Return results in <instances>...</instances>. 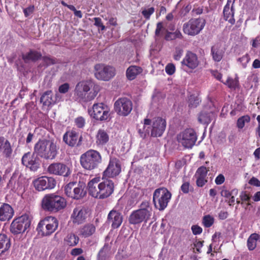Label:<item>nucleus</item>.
Returning a JSON list of instances; mask_svg holds the SVG:
<instances>
[{
    "label": "nucleus",
    "mask_w": 260,
    "mask_h": 260,
    "mask_svg": "<svg viewBox=\"0 0 260 260\" xmlns=\"http://www.w3.org/2000/svg\"><path fill=\"white\" fill-rule=\"evenodd\" d=\"M260 44V38L259 37H256L252 40V46L254 48H257Z\"/></svg>",
    "instance_id": "nucleus-59"
},
{
    "label": "nucleus",
    "mask_w": 260,
    "mask_h": 260,
    "mask_svg": "<svg viewBox=\"0 0 260 260\" xmlns=\"http://www.w3.org/2000/svg\"><path fill=\"white\" fill-rule=\"evenodd\" d=\"M110 108L106 104L100 103L94 104L92 109L89 110L91 117L97 120L105 121L110 117Z\"/></svg>",
    "instance_id": "nucleus-13"
},
{
    "label": "nucleus",
    "mask_w": 260,
    "mask_h": 260,
    "mask_svg": "<svg viewBox=\"0 0 260 260\" xmlns=\"http://www.w3.org/2000/svg\"><path fill=\"white\" fill-rule=\"evenodd\" d=\"M253 199L255 202L260 201V191H257L254 194Z\"/></svg>",
    "instance_id": "nucleus-64"
},
{
    "label": "nucleus",
    "mask_w": 260,
    "mask_h": 260,
    "mask_svg": "<svg viewBox=\"0 0 260 260\" xmlns=\"http://www.w3.org/2000/svg\"><path fill=\"white\" fill-rule=\"evenodd\" d=\"M109 140V135L105 130L102 129L98 130L95 136V143L98 146L105 145Z\"/></svg>",
    "instance_id": "nucleus-27"
},
{
    "label": "nucleus",
    "mask_w": 260,
    "mask_h": 260,
    "mask_svg": "<svg viewBox=\"0 0 260 260\" xmlns=\"http://www.w3.org/2000/svg\"><path fill=\"white\" fill-rule=\"evenodd\" d=\"M63 140L70 146L78 145L80 141L78 134L73 131L67 132L64 135Z\"/></svg>",
    "instance_id": "nucleus-25"
},
{
    "label": "nucleus",
    "mask_w": 260,
    "mask_h": 260,
    "mask_svg": "<svg viewBox=\"0 0 260 260\" xmlns=\"http://www.w3.org/2000/svg\"><path fill=\"white\" fill-rule=\"evenodd\" d=\"M165 71L168 75H172L175 73V67L172 63H169L166 66Z\"/></svg>",
    "instance_id": "nucleus-49"
},
{
    "label": "nucleus",
    "mask_w": 260,
    "mask_h": 260,
    "mask_svg": "<svg viewBox=\"0 0 260 260\" xmlns=\"http://www.w3.org/2000/svg\"><path fill=\"white\" fill-rule=\"evenodd\" d=\"M183 52V50L182 49L179 47H176L173 55L174 59L176 60H180L182 56Z\"/></svg>",
    "instance_id": "nucleus-48"
},
{
    "label": "nucleus",
    "mask_w": 260,
    "mask_h": 260,
    "mask_svg": "<svg viewBox=\"0 0 260 260\" xmlns=\"http://www.w3.org/2000/svg\"><path fill=\"white\" fill-rule=\"evenodd\" d=\"M80 161L84 169L92 170L101 162L102 156L98 151L90 149L81 155Z\"/></svg>",
    "instance_id": "nucleus-7"
},
{
    "label": "nucleus",
    "mask_w": 260,
    "mask_h": 260,
    "mask_svg": "<svg viewBox=\"0 0 260 260\" xmlns=\"http://www.w3.org/2000/svg\"><path fill=\"white\" fill-rule=\"evenodd\" d=\"M220 193L221 196L224 197L225 198H229V197L232 196V194H235V196H237L238 194V190L235 189L232 190L231 192H230L227 189H223L221 191Z\"/></svg>",
    "instance_id": "nucleus-44"
},
{
    "label": "nucleus",
    "mask_w": 260,
    "mask_h": 260,
    "mask_svg": "<svg viewBox=\"0 0 260 260\" xmlns=\"http://www.w3.org/2000/svg\"><path fill=\"white\" fill-rule=\"evenodd\" d=\"M111 244H105L100 250L98 258V260H106L114 252L111 250Z\"/></svg>",
    "instance_id": "nucleus-29"
},
{
    "label": "nucleus",
    "mask_w": 260,
    "mask_h": 260,
    "mask_svg": "<svg viewBox=\"0 0 260 260\" xmlns=\"http://www.w3.org/2000/svg\"><path fill=\"white\" fill-rule=\"evenodd\" d=\"M205 23V20L202 18L191 19L183 24V31L186 35L194 36L204 28Z\"/></svg>",
    "instance_id": "nucleus-11"
},
{
    "label": "nucleus",
    "mask_w": 260,
    "mask_h": 260,
    "mask_svg": "<svg viewBox=\"0 0 260 260\" xmlns=\"http://www.w3.org/2000/svg\"><path fill=\"white\" fill-rule=\"evenodd\" d=\"M252 67L254 69L260 68V60L258 59H255L252 63Z\"/></svg>",
    "instance_id": "nucleus-63"
},
{
    "label": "nucleus",
    "mask_w": 260,
    "mask_h": 260,
    "mask_svg": "<svg viewBox=\"0 0 260 260\" xmlns=\"http://www.w3.org/2000/svg\"><path fill=\"white\" fill-rule=\"evenodd\" d=\"M260 241V235L257 234H251L247 240V247L249 250H254L256 246L257 241Z\"/></svg>",
    "instance_id": "nucleus-36"
},
{
    "label": "nucleus",
    "mask_w": 260,
    "mask_h": 260,
    "mask_svg": "<svg viewBox=\"0 0 260 260\" xmlns=\"http://www.w3.org/2000/svg\"><path fill=\"white\" fill-rule=\"evenodd\" d=\"M41 56L40 53L35 51H30L28 53L23 55V59L25 62L30 60L35 61L39 59Z\"/></svg>",
    "instance_id": "nucleus-38"
},
{
    "label": "nucleus",
    "mask_w": 260,
    "mask_h": 260,
    "mask_svg": "<svg viewBox=\"0 0 260 260\" xmlns=\"http://www.w3.org/2000/svg\"><path fill=\"white\" fill-rule=\"evenodd\" d=\"M224 177L223 175L220 174L216 177L215 180V183L217 185L222 184L224 181Z\"/></svg>",
    "instance_id": "nucleus-56"
},
{
    "label": "nucleus",
    "mask_w": 260,
    "mask_h": 260,
    "mask_svg": "<svg viewBox=\"0 0 260 260\" xmlns=\"http://www.w3.org/2000/svg\"><path fill=\"white\" fill-rule=\"evenodd\" d=\"M121 172V165L119 161L113 158L110 160L107 169L104 171L103 178H113L117 176Z\"/></svg>",
    "instance_id": "nucleus-17"
},
{
    "label": "nucleus",
    "mask_w": 260,
    "mask_h": 260,
    "mask_svg": "<svg viewBox=\"0 0 260 260\" xmlns=\"http://www.w3.org/2000/svg\"><path fill=\"white\" fill-rule=\"evenodd\" d=\"M228 213L227 212L221 211L219 214V217L221 219H224L228 217Z\"/></svg>",
    "instance_id": "nucleus-62"
},
{
    "label": "nucleus",
    "mask_w": 260,
    "mask_h": 260,
    "mask_svg": "<svg viewBox=\"0 0 260 260\" xmlns=\"http://www.w3.org/2000/svg\"><path fill=\"white\" fill-rule=\"evenodd\" d=\"M85 123V119L82 117H79L75 119L76 125L79 128L83 127Z\"/></svg>",
    "instance_id": "nucleus-51"
},
{
    "label": "nucleus",
    "mask_w": 260,
    "mask_h": 260,
    "mask_svg": "<svg viewBox=\"0 0 260 260\" xmlns=\"http://www.w3.org/2000/svg\"><path fill=\"white\" fill-rule=\"evenodd\" d=\"M79 237L73 233L68 234L64 238V243L69 246H75L79 242Z\"/></svg>",
    "instance_id": "nucleus-35"
},
{
    "label": "nucleus",
    "mask_w": 260,
    "mask_h": 260,
    "mask_svg": "<svg viewBox=\"0 0 260 260\" xmlns=\"http://www.w3.org/2000/svg\"><path fill=\"white\" fill-rule=\"evenodd\" d=\"M171 196L170 192L165 188L156 189L153 196V202L155 207L159 210H164L167 207Z\"/></svg>",
    "instance_id": "nucleus-8"
},
{
    "label": "nucleus",
    "mask_w": 260,
    "mask_h": 260,
    "mask_svg": "<svg viewBox=\"0 0 260 260\" xmlns=\"http://www.w3.org/2000/svg\"><path fill=\"white\" fill-rule=\"evenodd\" d=\"M69 89V85L68 83H64L61 85L58 88V91L59 93H67Z\"/></svg>",
    "instance_id": "nucleus-53"
},
{
    "label": "nucleus",
    "mask_w": 260,
    "mask_h": 260,
    "mask_svg": "<svg viewBox=\"0 0 260 260\" xmlns=\"http://www.w3.org/2000/svg\"><path fill=\"white\" fill-rule=\"evenodd\" d=\"M10 238L5 234H0V252L4 253L11 247Z\"/></svg>",
    "instance_id": "nucleus-31"
},
{
    "label": "nucleus",
    "mask_w": 260,
    "mask_h": 260,
    "mask_svg": "<svg viewBox=\"0 0 260 260\" xmlns=\"http://www.w3.org/2000/svg\"><path fill=\"white\" fill-rule=\"evenodd\" d=\"M179 144L185 148H191L195 144L197 136L193 129H186L179 133L177 137Z\"/></svg>",
    "instance_id": "nucleus-12"
},
{
    "label": "nucleus",
    "mask_w": 260,
    "mask_h": 260,
    "mask_svg": "<svg viewBox=\"0 0 260 260\" xmlns=\"http://www.w3.org/2000/svg\"><path fill=\"white\" fill-rule=\"evenodd\" d=\"M75 187V182H70L67 184L64 187V192L69 197L72 198L73 195L71 194L74 193V189Z\"/></svg>",
    "instance_id": "nucleus-41"
},
{
    "label": "nucleus",
    "mask_w": 260,
    "mask_h": 260,
    "mask_svg": "<svg viewBox=\"0 0 260 260\" xmlns=\"http://www.w3.org/2000/svg\"><path fill=\"white\" fill-rule=\"evenodd\" d=\"M212 115L213 113L202 112L199 116L198 120L201 123L208 124L211 121V118Z\"/></svg>",
    "instance_id": "nucleus-39"
},
{
    "label": "nucleus",
    "mask_w": 260,
    "mask_h": 260,
    "mask_svg": "<svg viewBox=\"0 0 260 260\" xmlns=\"http://www.w3.org/2000/svg\"><path fill=\"white\" fill-rule=\"evenodd\" d=\"M30 220L27 215H23L14 219L10 226L11 232L14 234L24 232L30 226Z\"/></svg>",
    "instance_id": "nucleus-14"
},
{
    "label": "nucleus",
    "mask_w": 260,
    "mask_h": 260,
    "mask_svg": "<svg viewBox=\"0 0 260 260\" xmlns=\"http://www.w3.org/2000/svg\"><path fill=\"white\" fill-rule=\"evenodd\" d=\"M58 226L57 219L52 216H48L41 220L37 230L43 236H48L54 233Z\"/></svg>",
    "instance_id": "nucleus-10"
},
{
    "label": "nucleus",
    "mask_w": 260,
    "mask_h": 260,
    "mask_svg": "<svg viewBox=\"0 0 260 260\" xmlns=\"http://www.w3.org/2000/svg\"><path fill=\"white\" fill-rule=\"evenodd\" d=\"M250 60L249 56L248 54H245L242 57L239 58L238 61L240 62L243 68H245L247 66V63Z\"/></svg>",
    "instance_id": "nucleus-46"
},
{
    "label": "nucleus",
    "mask_w": 260,
    "mask_h": 260,
    "mask_svg": "<svg viewBox=\"0 0 260 260\" xmlns=\"http://www.w3.org/2000/svg\"><path fill=\"white\" fill-rule=\"evenodd\" d=\"M199 63L197 55L190 51L186 53L182 61V64L191 69L196 68L199 65Z\"/></svg>",
    "instance_id": "nucleus-22"
},
{
    "label": "nucleus",
    "mask_w": 260,
    "mask_h": 260,
    "mask_svg": "<svg viewBox=\"0 0 260 260\" xmlns=\"http://www.w3.org/2000/svg\"><path fill=\"white\" fill-rule=\"evenodd\" d=\"M0 152L8 157L12 153V148L10 142L4 137H0Z\"/></svg>",
    "instance_id": "nucleus-30"
},
{
    "label": "nucleus",
    "mask_w": 260,
    "mask_h": 260,
    "mask_svg": "<svg viewBox=\"0 0 260 260\" xmlns=\"http://www.w3.org/2000/svg\"><path fill=\"white\" fill-rule=\"evenodd\" d=\"M94 21V25L96 27H100L102 30L105 29V26L103 25L102 20L99 17H95L93 18Z\"/></svg>",
    "instance_id": "nucleus-50"
},
{
    "label": "nucleus",
    "mask_w": 260,
    "mask_h": 260,
    "mask_svg": "<svg viewBox=\"0 0 260 260\" xmlns=\"http://www.w3.org/2000/svg\"><path fill=\"white\" fill-rule=\"evenodd\" d=\"M249 184L255 186H260V181L256 178L252 177L249 182Z\"/></svg>",
    "instance_id": "nucleus-58"
},
{
    "label": "nucleus",
    "mask_w": 260,
    "mask_h": 260,
    "mask_svg": "<svg viewBox=\"0 0 260 260\" xmlns=\"http://www.w3.org/2000/svg\"><path fill=\"white\" fill-rule=\"evenodd\" d=\"M208 171L209 170L204 166L198 169L194 175L197 179L196 183L198 186L202 187L207 182L206 177Z\"/></svg>",
    "instance_id": "nucleus-23"
},
{
    "label": "nucleus",
    "mask_w": 260,
    "mask_h": 260,
    "mask_svg": "<svg viewBox=\"0 0 260 260\" xmlns=\"http://www.w3.org/2000/svg\"><path fill=\"white\" fill-rule=\"evenodd\" d=\"M115 111L121 116L128 115L133 109L132 101L126 98H121L114 103Z\"/></svg>",
    "instance_id": "nucleus-15"
},
{
    "label": "nucleus",
    "mask_w": 260,
    "mask_h": 260,
    "mask_svg": "<svg viewBox=\"0 0 260 260\" xmlns=\"http://www.w3.org/2000/svg\"><path fill=\"white\" fill-rule=\"evenodd\" d=\"M82 249L80 248H76L73 249L71 251V254L73 256H78L83 253Z\"/></svg>",
    "instance_id": "nucleus-55"
},
{
    "label": "nucleus",
    "mask_w": 260,
    "mask_h": 260,
    "mask_svg": "<svg viewBox=\"0 0 260 260\" xmlns=\"http://www.w3.org/2000/svg\"><path fill=\"white\" fill-rule=\"evenodd\" d=\"M95 232V227L92 224H87L83 226L80 230V235L86 238L93 235Z\"/></svg>",
    "instance_id": "nucleus-34"
},
{
    "label": "nucleus",
    "mask_w": 260,
    "mask_h": 260,
    "mask_svg": "<svg viewBox=\"0 0 260 260\" xmlns=\"http://www.w3.org/2000/svg\"><path fill=\"white\" fill-rule=\"evenodd\" d=\"M48 171L50 174L64 177L71 174L70 169L66 165L60 162L51 164L48 168Z\"/></svg>",
    "instance_id": "nucleus-19"
},
{
    "label": "nucleus",
    "mask_w": 260,
    "mask_h": 260,
    "mask_svg": "<svg viewBox=\"0 0 260 260\" xmlns=\"http://www.w3.org/2000/svg\"><path fill=\"white\" fill-rule=\"evenodd\" d=\"M100 86L91 80H83L76 85L74 95L76 98L82 102L93 100L100 91Z\"/></svg>",
    "instance_id": "nucleus-2"
},
{
    "label": "nucleus",
    "mask_w": 260,
    "mask_h": 260,
    "mask_svg": "<svg viewBox=\"0 0 260 260\" xmlns=\"http://www.w3.org/2000/svg\"><path fill=\"white\" fill-rule=\"evenodd\" d=\"M250 120V118L248 115H244L240 117L237 123V127L239 128H242L245 126L246 123H248Z\"/></svg>",
    "instance_id": "nucleus-40"
},
{
    "label": "nucleus",
    "mask_w": 260,
    "mask_h": 260,
    "mask_svg": "<svg viewBox=\"0 0 260 260\" xmlns=\"http://www.w3.org/2000/svg\"><path fill=\"white\" fill-rule=\"evenodd\" d=\"M232 0H228V3L223 9V16L224 18L226 21H229L231 24L235 23V19L234 18V12L233 5L230 6V3Z\"/></svg>",
    "instance_id": "nucleus-28"
},
{
    "label": "nucleus",
    "mask_w": 260,
    "mask_h": 260,
    "mask_svg": "<svg viewBox=\"0 0 260 260\" xmlns=\"http://www.w3.org/2000/svg\"><path fill=\"white\" fill-rule=\"evenodd\" d=\"M33 183L37 190L42 191L54 188L56 185V181L52 177L42 176L35 180Z\"/></svg>",
    "instance_id": "nucleus-16"
},
{
    "label": "nucleus",
    "mask_w": 260,
    "mask_h": 260,
    "mask_svg": "<svg viewBox=\"0 0 260 260\" xmlns=\"http://www.w3.org/2000/svg\"><path fill=\"white\" fill-rule=\"evenodd\" d=\"M155 9L153 7H151L148 9H144L142 11V14L144 17L147 20L150 19V16L154 12Z\"/></svg>",
    "instance_id": "nucleus-45"
},
{
    "label": "nucleus",
    "mask_w": 260,
    "mask_h": 260,
    "mask_svg": "<svg viewBox=\"0 0 260 260\" xmlns=\"http://www.w3.org/2000/svg\"><path fill=\"white\" fill-rule=\"evenodd\" d=\"M87 215V212L85 209L82 207H77L73 210L71 219L73 223L79 224L85 220Z\"/></svg>",
    "instance_id": "nucleus-20"
},
{
    "label": "nucleus",
    "mask_w": 260,
    "mask_h": 260,
    "mask_svg": "<svg viewBox=\"0 0 260 260\" xmlns=\"http://www.w3.org/2000/svg\"><path fill=\"white\" fill-rule=\"evenodd\" d=\"M225 49L221 44H215L211 48V54L215 61H220L224 55Z\"/></svg>",
    "instance_id": "nucleus-26"
},
{
    "label": "nucleus",
    "mask_w": 260,
    "mask_h": 260,
    "mask_svg": "<svg viewBox=\"0 0 260 260\" xmlns=\"http://www.w3.org/2000/svg\"><path fill=\"white\" fill-rule=\"evenodd\" d=\"M55 100H53V94L51 90L45 92L41 97L40 102L43 105L49 106L55 104Z\"/></svg>",
    "instance_id": "nucleus-32"
},
{
    "label": "nucleus",
    "mask_w": 260,
    "mask_h": 260,
    "mask_svg": "<svg viewBox=\"0 0 260 260\" xmlns=\"http://www.w3.org/2000/svg\"><path fill=\"white\" fill-rule=\"evenodd\" d=\"M13 208L8 204H0V221H5L11 219L13 216Z\"/></svg>",
    "instance_id": "nucleus-24"
},
{
    "label": "nucleus",
    "mask_w": 260,
    "mask_h": 260,
    "mask_svg": "<svg viewBox=\"0 0 260 260\" xmlns=\"http://www.w3.org/2000/svg\"><path fill=\"white\" fill-rule=\"evenodd\" d=\"M35 154L34 152L32 154L28 152L25 154L22 158V164L33 171H37L40 166L39 158Z\"/></svg>",
    "instance_id": "nucleus-18"
},
{
    "label": "nucleus",
    "mask_w": 260,
    "mask_h": 260,
    "mask_svg": "<svg viewBox=\"0 0 260 260\" xmlns=\"http://www.w3.org/2000/svg\"><path fill=\"white\" fill-rule=\"evenodd\" d=\"M191 230L193 234L195 235L201 234L203 231L202 228L198 225H192L191 226Z\"/></svg>",
    "instance_id": "nucleus-54"
},
{
    "label": "nucleus",
    "mask_w": 260,
    "mask_h": 260,
    "mask_svg": "<svg viewBox=\"0 0 260 260\" xmlns=\"http://www.w3.org/2000/svg\"><path fill=\"white\" fill-rule=\"evenodd\" d=\"M142 71V69L139 67L136 66H130L126 70V77L129 80H133Z\"/></svg>",
    "instance_id": "nucleus-33"
},
{
    "label": "nucleus",
    "mask_w": 260,
    "mask_h": 260,
    "mask_svg": "<svg viewBox=\"0 0 260 260\" xmlns=\"http://www.w3.org/2000/svg\"><path fill=\"white\" fill-rule=\"evenodd\" d=\"M152 214V208L148 201H143L140 205V208L131 214L128 221L132 224H138L142 222H147Z\"/></svg>",
    "instance_id": "nucleus-4"
},
{
    "label": "nucleus",
    "mask_w": 260,
    "mask_h": 260,
    "mask_svg": "<svg viewBox=\"0 0 260 260\" xmlns=\"http://www.w3.org/2000/svg\"><path fill=\"white\" fill-rule=\"evenodd\" d=\"M107 220L108 222L111 224L112 228L117 229L121 224L123 217L119 212L112 210L108 214Z\"/></svg>",
    "instance_id": "nucleus-21"
},
{
    "label": "nucleus",
    "mask_w": 260,
    "mask_h": 260,
    "mask_svg": "<svg viewBox=\"0 0 260 260\" xmlns=\"http://www.w3.org/2000/svg\"><path fill=\"white\" fill-rule=\"evenodd\" d=\"M66 205L63 198L53 193L45 196L42 200V208L50 212H57L63 209Z\"/></svg>",
    "instance_id": "nucleus-6"
},
{
    "label": "nucleus",
    "mask_w": 260,
    "mask_h": 260,
    "mask_svg": "<svg viewBox=\"0 0 260 260\" xmlns=\"http://www.w3.org/2000/svg\"><path fill=\"white\" fill-rule=\"evenodd\" d=\"M189 183L187 182H184L181 186V190L185 193L189 192Z\"/></svg>",
    "instance_id": "nucleus-57"
},
{
    "label": "nucleus",
    "mask_w": 260,
    "mask_h": 260,
    "mask_svg": "<svg viewBox=\"0 0 260 260\" xmlns=\"http://www.w3.org/2000/svg\"><path fill=\"white\" fill-rule=\"evenodd\" d=\"M34 153L46 160L54 159L59 149L56 143L52 140L40 139L34 145Z\"/></svg>",
    "instance_id": "nucleus-3"
},
{
    "label": "nucleus",
    "mask_w": 260,
    "mask_h": 260,
    "mask_svg": "<svg viewBox=\"0 0 260 260\" xmlns=\"http://www.w3.org/2000/svg\"><path fill=\"white\" fill-rule=\"evenodd\" d=\"M165 30V27L163 23L161 22H158L156 25V28L155 29V36L158 37L162 35V31Z\"/></svg>",
    "instance_id": "nucleus-47"
},
{
    "label": "nucleus",
    "mask_w": 260,
    "mask_h": 260,
    "mask_svg": "<svg viewBox=\"0 0 260 260\" xmlns=\"http://www.w3.org/2000/svg\"><path fill=\"white\" fill-rule=\"evenodd\" d=\"M214 221V218L210 215H207L203 217V224L206 228H209L212 225Z\"/></svg>",
    "instance_id": "nucleus-42"
},
{
    "label": "nucleus",
    "mask_w": 260,
    "mask_h": 260,
    "mask_svg": "<svg viewBox=\"0 0 260 260\" xmlns=\"http://www.w3.org/2000/svg\"><path fill=\"white\" fill-rule=\"evenodd\" d=\"M240 198L241 200L244 201H249L250 199V197L245 192H242L240 194Z\"/></svg>",
    "instance_id": "nucleus-60"
},
{
    "label": "nucleus",
    "mask_w": 260,
    "mask_h": 260,
    "mask_svg": "<svg viewBox=\"0 0 260 260\" xmlns=\"http://www.w3.org/2000/svg\"><path fill=\"white\" fill-rule=\"evenodd\" d=\"M35 10V7L34 6H29L26 8H25L23 9V13L24 14V15L26 17L29 16L30 14H31Z\"/></svg>",
    "instance_id": "nucleus-52"
},
{
    "label": "nucleus",
    "mask_w": 260,
    "mask_h": 260,
    "mask_svg": "<svg viewBox=\"0 0 260 260\" xmlns=\"http://www.w3.org/2000/svg\"><path fill=\"white\" fill-rule=\"evenodd\" d=\"M44 61L47 65H49L55 63V61L53 59L48 57H44Z\"/></svg>",
    "instance_id": "nucleus-61"
},
{
    "label": "nucleus",
    "mask_w": 260,
    "mask_h": 260,
    "mask_svg": "<svg viewBox=\"0 0 260 260\" xmlns=\"http://www.w3.org/2000/svg\"><path fill=\"white\" fill-rule=\"evenodd\" d=\"M100 177H95L88 183V189L92 197L103 199L109 197L114 191V184L110 180L100 182Z\"/></svg>",
    "instance_id": "nucleus-1"
},
{
    "label": "nucleus",
    "mask_w": 260,
    "mask_h": 260,
    "mask_svg": "<svg viewBox=\"0 0 260 260\" xmlns=\"http://www.w3.org/2000/svg\"><path fill=\"white\" fill-rule=\"evenodd\" d=\"M94 75L98 80L108 81L115 75L113 67L104 63H98L94 67Z\"/></svg>",
    "instance_id": "nucleus-9"
},
{
    "label": "nucleus",
    "mask_w": 260,
    "mask_h": 260,
    "mask_svg": "<svg viewBox=\"0 0 260 260\" xmlns=\"http://www.w3.org/2000/svg\"><path fill=\"white\" fill-rule=\"evenodd\" d=\"M166 126V121L159 117L155 118L151 121L146 118L144 120L143 129H139L140 132L149 134L153 137H160L162 135Z\"/></svg>",
    "instance_id": "nucleus-5"
},
{
    "label": "nucleus",
    "mask_w": 260,
    "mask_h": 260,
    "mask_svg": "<svg viewBox=\"0 0 260 260\" xmlns=\"http://www.w3.org/2000/svg\"><path fill=\"white\" fill-rule=\"evenodd\" d=\"M222 82L231 88H235L238 86V83L237 80L231 78H228L225 81H222Z\"/></svg>",
    "instance_id": "nucleus-43"
},
{
    "label": "nucleus",
    "mask_w": 260,
    "mask_h": 260,
    "mask_svg": "<svg viewBox=\"0 0 260 260\" xmlns=\"http://www.w3.org/2000/svg\"><path fill=\"white\" fill-rule=\"evenodd\" d=\"M74 193L72 194L73 195L72 198L74 199H79L83 197L86 194L84 190V186L83 185H77L75 183V187L74 189Z\"/></svg>",
    "instance_id": "nucleus-37"
}]
</instances>
